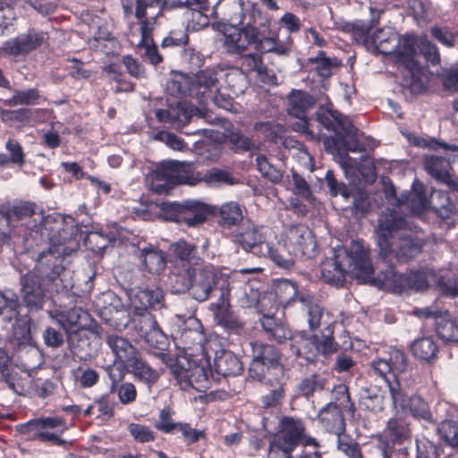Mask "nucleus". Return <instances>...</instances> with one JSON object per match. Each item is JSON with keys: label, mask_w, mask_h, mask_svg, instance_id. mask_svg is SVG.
<instances>
[{"label": "nucleus", "mask_w": 458, "mask_h": 458, "mask_svg": "<svg viewBox=\"0 0 458 458\" xmlns=\"http://www.w3.org/2000/svg\"><path fill=\"white\" fill-rule=\"evenodd\" d=\"M371 369L374 374L380 377L387 386L394 405L395 407L397 405L402 408L405 407V395L401 389L400 383L396 379V376L393 372V367L391 364L386 360L378 359L372 361Z\"/></svg>", "instance_id": "nucleus-18"}, {"label": "nucleus", "mask_w": 458, "mask_h": 458, "mask_svg": "<svg viewBox=\"0 0 458 458\" xmlns=\"http://www.w3.org/2000/svg\"><path fill=\"white\" fill-rule=\"evenodd\" d=\"M286 241L295 253L313 257L316 252V242L310 229L302 225L291 226L286 233Z\"/></svg>", "instance_id": "nucleus-25"}, {"label": "nucleus", "mask_w": 458, "mask_h": 458, "mask_svg": "<svg viewBox=\"0 0 458 458\" xmlns=\"http://www.w3.org/2000/svg\"><path fill=\"white\" fill-rule=\"evenodd\" d=\"M263 228L253 224L242 226L234 235L235 242L245 250L252 251L254 254L260 255L264 241Z\"/></svg>", "instance_id": "nucleus-27"}, {"label": "nucleus", "mask_w": 458, "mask_h": 458, "mask_svg": "<svg viewBox=\"0 0 458 458\" xmlns=\"http://www.w3.org/2000/svg\"><path fill=\"white\" fill-rule=\"evenodd\" d=\"M407 205L411 212H422L428 204V199L423 190V185L418 182L413 183L412 191L410 193L402 195L401 199L398 200V206Z\"/></svg>", "instance_id": "nucleus-43"}, {"label": "nucleus", "mask_w": 458, "mask_h": 458, "mask_svg": "<svg viewBox=\"0 0 458 458\" xmlns=\"http://www.w3.org/2000/svg\"><path fill=\"white\" fill-rule=\"evenodd\" d=\"M208 213V205L197 199H187L182 203H163L160 208V216L165 220L183 223L188 226L202 224Z\"/></svg>", "instance_id": "nucleus-9"}, {"label": "nucleus", "mask_w": 458, "mask_h": 458, "mask_svg": "<svg viewBox=\"0 0 458 458\" xmlns=\"http://www.w3.org/2000/svg\"><path fill=\"white\" fill-rule=\"evenodd\" d=\"M300 309L305 317L310 330L317 329L321 324L323 308L318 301L310 294L299 296Z\"/></svg>", "instance_id": "nucleus-36"}, {"label": "nucleus", "mask_w": 458, "mask_h": 458, "mask_svg": "<svg viewBox=\"0 0 458 458\" xmlns=\"http://www.w3.org/2000/svg\"><path fill=\"white\" fill-rule=\"evenodd\" d=\"M259 268H245L228 274L226 281L222 280L221 293L228 299H234L242 308H257L260 312L268 311L271 294L260 295L257 281H250L246 274L259 271Z\"/></svg>", "instance_id": "nucleus-6"}, {"label": "nucleus", "mask_w": 458, "mask_h": 458, "mask_svg": "<svg viewBox=\"0 0 458 458\" xmlns=\"http://www.w3.org/2000/svg\"><path fill=\"white\" fill-rule=\"evenodd\" d=\"M359 403L361 407L373 412L381 411L384 408V392L381 387L369 385L360 391Z\"/></svg>", "instance_id": "nucleus-37"}, {"label": "nucleus", "mask_w": 458, "mask_h": 458, "mask_svg": "<svg viewBox=\"0 0 458 458\" xmlns=\"http://www.w3.org/2000/svg\"><path fill=\"white\" fill-rule=\"evenodd\" d=\"M105 341L116 360L124 366L128 362L133 361L134 357L138 354L136 348L123 336L116 334H106Z\"/></svg>", "instance_id": "nucleus-30"}, {"label": "nucleus", "mask_w": 458, "mask_h": 458, "mask_svg": "<svg viewBox=\"0 0 458 458\" xmlns=\"http://www.w3.org/2000/svg\"><path fill=\"white\" fill-rule=\"evenodd\" d=\"M47 34L43 31L29 30L4 43L1 51L8 55L27 54L43 44Z\"/></svg>", "instance_id": "nucleus-15"}, {"label": "nucleus", "mask_w": 458, "mask_h": 458, "mask_svg": "<svg viewBox=\"0 0 458 458\" xmlns=\"http://www.w3.org/2000/svg\"><path fill=\"white\" fill-rule=\"evenodd\" d=\"M398 276L402 287H409L416 291L424 290L428 286L429 276L425 271H411L405 277L399 275Z\"/></svg>", "instance_id": "nucleus-57"}, {"label": "nucleus", "mask_w": 458, "mask_h": 458, "mask_svg": "<svg viewBox=\"0 0 458 458\" xmlns=\"http://www.w3.org/2000/svg\"><path fill=\"white\" fill-rule=\"evenodd\" d=\"M430 202L442 218H448L454 213V206L451 202L448 194L445 191L439 190L432 191Z\"/></svg>", "instance_id": "nucleus-55"}, {"label": "nucleus", "mask_w": 458, "mask_h": 458, "mask_svg": "<svg viewBox=\"0 0 458 458\" xmlns=\"http://www.w3.org/2000/svg\"><path fill=\"white\" fill-rule=\"evenodd\" d=\"M255 7L250 5L244 7L242 0H220L214 7V13L221 19L227 21L232 27H238L247 17H250V9Z\"/></svg>", "instance_id": "nucleus-24"}, {"label": "nucleus", "mask_w": 458, "mask_h": 458, "mask_svg": "<svg viewBox=\"0 0 458 458\" xmlns=\"http://www.w3.org/2000/svg\"><path fill=\"white\" fill-rule=\"evenodd\" d=\"M288 114L298 118L293 128V130L313 137L310 130V123L307 120L306 113L313 107L315 104L314 98L303 90L293 89L287 98Z\"/></svg>", "instance_id": "nucleus-12"}, {"label": "nucleus", "mask_w": 458, "mask_h": 458, "mask_svg": "<svg viewBox=\"0 0 458 458\" xmlns=\"http://www.w3.org/2000/svg\"><path fill=\"white\" fill-rule=\"evenodd\" d=\"M436 332L445 342H458V324L447 318V313L436 323Z\"/></svg>", "instance_id": "nucleus-54"}, {"label": "nucleus", "mask_w": 458, "mask_h": 458, "mask_svg": "<svg viewBox=\"0 0 458 458\" xmlns=\"http://www.w3.org/2000/svg\"><path fill=\"white\" fill-rule=\"evenodd\" d=\"M99 327H94L91 332L86 329L74 330L72 333L66 335V342L70 351L73 355L81 360H88L93 358L97 353V348L90 341L91 334H98Z\"/></svg>", "instance_id": "nucleus-21"}, {"label": "nucleus", "mask_w": 458, "mask_h": 458, "mask_svg": "<svg viewBox=\"0 0 458 458\" xmlns=\"http://www.w3.org/2000/svg\"><path fill=\"white\" fill-rule=\"evenodd\" d=\"M18 308L19 301L14 293L0 291V315L4 322L13 325L20 319H28L26 317H19Z\"/></svg>", "instance_id": "nucleus-39"}, {"label": "nucleus", "mask_w": 458, "mask_h": 458, "mask_svg": "<svg viewBox=\"0 0 458 458\" xmlns=\"http://www.w3.org/2000/svg\"><path fill=\"white\" fill-rule=\"evenodd\" d=\"M242 56L243 58V64L250 70L254 71L263 82H275V74H270L269 71L263 64L262 57L259 53L246 54Z\"/></svg>", "instance_id": "nucleus-50"}, {"label": "nucleus", "mask_w": 458, "mask_h": 458, "mask_svg": "<svg viewBox=\"0 0 458 458\" xmlns=\"http://www.w3.org/2000/svg\"><path fill=\"white\" fill-rule=\"evenodd\" d=\"M11 216H13L17 221L21 222L27 228L34 232H38L40 227V223L36 218L31 220L35 215V205L30 202H19L14 204L8 209Z\"/></svg>", "instance_id": "nucleus-38"}, {"label": "nucleus", "mask_w": 458, "mask_h": 458, "mask_svg": "<svg viewBox=\"0 0 458 458\" xmlns=\"http://www.w3.org/2000/svg\"><path fill=\"white\" fill-rule=\"evenodd\" d=\"M321 277L325 282L341 285L345 275L366 278L373 273L368 250L359 242H352L349 248L336 247L334 257L326 259L320 265Z\"/></svg>", "instance_id": "nucleus-3"}, {"label": "nucleus", "mask_w": 458, "mask_h": 458, "mask_svg": "<svg viewBox=\"0 0 458 458\" xmlns=\"http://www.w3.org/2000/svg\"><path fill=\"white\" fill-rule=\"evenodd\" d=\"M142 338L145 339L150 347L159 351L157 356L164 362L170 364V362L173 361L171 357L164 352L168 346V339L167 336L162 332L158 325Z\"/></svg>", "instance_id": "nucleus-47"}, {"label": "nucleus", "mask_w": 458, "mask_h": 458, "mask_svg": "<svg viewBox=\"0 0 458 458\" xmlns=\"http://www.w3.org/2000/svg\"><path fill=\"white\" fill-rule=\"evenodd\" d=\"M286 377H279L273 376V383H265L272 387V389L262 397V403L265 408H275L281 404L284 397V386Z\"/></svg>", "instance_id": "nucleus-48"}, {"label": "nucleus", "mask_w": 458, "mask_h": 458, "mask_svg": "<svg viewBox=\"0 0 458 458\" xmlns=\"http://www.w3.org/2000/svg\"><path fill=\"white\" fill-rule=\"evenodd\" d=\"M140 259L145 268L153 275H158L165 267V260L163 253L154 249H144Z\"/></svg>", "instance_id": "nucleus-52"}, {"label": "nucleus", "mask_w": 458, "mask_h": 458, "mask_svg": "<svg viewBox=\"0 0 458 458\" xmlns=\"http://www.w3.org/2000/svg\"><path fill=\"white\" fill-rule=\"evenodd\" d=\"M441 438L451 447L458 448V424L453 420H444L438 426Z\"/></svg>", "instance_id": "nucleus-63"}, {"label": "nucleus", "mask_w": 458, "mask_h": 458, "mask_svg": "<svg viewBox=\"0 0 458 458\" xmlns=\"http://www.w3.org/2000/svg\"><path fill=\"white\" fill-rule=\"evenodd\" d=\"M134 310H159L164 306V293L161 289H140L131 300Z\"/></svg>", "instance_id": "nucleus-31"}, {"label": "nucleus", "mask_w": 458, "mask_h": 458, "mask_svg": "<svg viewBox=\"0 0 458 458\" xmlns=\"http://www.w3.org/2000/svg\"><path fill=\"white\" fill-rule=\"evenodd\" d=\"M127 315H130V323H132L133 327L140 337L145 336L157 326L154 316L148 310H134L131 309Z\"/></svg>", "instance_id": "nucleus-44"}, {"label": "nucleus", "mask_w": 458, "mask_h": 458, "mask_svg": "<svg viewBox=\"0 0 458 458\" xmlns=\"http://www.w3.org/2000/svg\"><path fill=\"white\" fill-rule=\"evenodd\" d=\"M192 81L191 78L179 75L167 82V91L174 96H183L192 91Z\"/></svg>", "instance_id": "nucleus-64"}, {"label": "nucleus", "mask_w": 458, "mask_h": 458, "mask_svg": "<svg viewBox=\"0 0 458 458\" xmlns=\"http://www.w3.org/2000/svg\"><path fill=\"white\" fill-rule=\"evenodd\" d=\"M222 80H224L225 87L229 89L228 95L231 93L238 96L242 94L246 89V77L237 69L223 70Z\"/></svg>", "instance_id": "nucleus-53"}, {"label": "nucleus", "mask_w": 458, "mask_h": 458, "mask_svg": "<svg viewBox=\"0 0 458 458\" xmlns=\"http://www.w3.org/2000/svg\"><path fill=\"white\" fill-rule=\"evenodd\" d=\"M170 250L181 261L186 262V264L183 265V273H185V269L189 265H193L195 261H199V259H196L195 247L184 241L172 244Z\"/></svg>", "instance_id": "nucleus-58"}, {"label": "nucleus", "mask_w": 458, "mask_h": 458, "mask_svg": "<svg viewBox=\"0 0 458 458\" xmlns=\"http://www.w3.org/2000/svg\"><path fill=\"white\" fill-rule=\"evenodd\" d=\"M228 274L221 273L213 267L195 261L189 265L183 275L174 276V292L185 293L196 301L202 302L207 301L213 290L221 294L222 280L226 281Z\"/></svg>", "instance_id": "nucleus-5"}, {"label": "nucleus", "mask_w": 458, "mask_h": 458, "mask_svg": "<svg viewBox=\"0 0 458 458\" xmlns=\"http://www.w3.org/2000/svg\"><path fill=\"white\" fill-rule=\"evenodd\" d=\"M317 119L327 131L348 137L355 135L356 129L352 122L333 108L320 109L317 113Z\"/></svg>", "instance_id": "nucleus-26"}, {"label": "nucleus", "mask_w": 458, "mask_h": 458, "mask_svg": "<svg viewBox=\"0 0 458 458\" xmlns=\"http://www.w3.org/2000/svg\"><path fill=\"white\" fill-rule=\"evenodd\" d=\"M300 445L314 447L318 445L314 437L305 434V427L301 420L284 417L270 442L267 458H288Z\"/></svg>", "instance_id": "nucleus-7"}, {"label": "nucleus", "mask_w": 458, "mask_h": 458, "mask_svg": "<svg viewBox=\"0 0 458 458\" xmlns=\"http://www.w3.org/2000/svg\"><path fill=\"white\" fill-rule=\"evenodd\" d=\"M291 348L299 357L313 362L318 356L317 335L307 336L300 332L293 336Z\"/></svg>", "instance_id": "nucleus-35"}, {"label": "nucleus", "mask_w": 458, "mask_h": 458, "mask_svg": "<svg viewBox=\"0 0 458 458\" xmlns=\"http://www.w3.org/2000/svg\"><path fill=\"white\" fill-rule=\"evenodd\" d=\"M189 165L179 161H165L156 170V179L168 184L195 183V179L188 174Z\"/></svg>", "instance_id": "nucleus-23"}, {"label": "nucleus", "mask_w": 458, "mask_h": 458, "mask_svg": "<svg viewBox=\"0 0 458 458\" xmlns=\"http://www.w3.org/2000/svg\"><path fill=\"white\" fill-rule=\"evenodd\" d=\"M40 98L38 90L31 88L25 90H15L13 95L4 101L8 106H33L38 104Z\"/></svg>", "instance_id": "nucleus-56"}, {"label": "nucleus", "mask_w": 458, "mask_h": 458, "mask_svg": "<svg viewBox=\"0 0 458 458\" xmlns=\"http://www.w3.org/2000/svg\"><path fill=\"white\" fill-rule=\"evenodd\" d=\"M221 41L224 51L229 55H242L246 52V46L240 28L232 27L226 30Z\"/></svg>", "instance_id": "nucleus-40"}, {"label": "nucleus", "mask_w": 458, "mask_h": 458, "mask_svg": "<svg viewBox=\"0 0 458 458\" xmlns=\"http://www.w3.org/2000/svg\"><path fill=\"white\" fill-rule=\"evenodd\" d=\"M125 366L131 369L136 378L145 384H154L158 378L157 373L140 359L138 354L134 357L133 361L128 362Z\"/></svg>", "instance_id": "nucleus-49"}, {"label": "nucleus", "mask_w": 458, "mask_h": 458, "mask_svg": "<svg viewBox=\"0 0 458 458\" xmlns=\"http://www.w3.org/2000/svg\"><path fill=\"white\" fill-rule=\"evenodd\" d=\"M292 46L293 43L290 38L285 41H280L277 37L264 36L260 42L259 51L261 53H274L280 56H286L290 54Z\"/></svg>", "instance_id": "nucleus-51"}, {"label": "nucleus", "mask_w": 458, "mask_h": 458, "mask_svg": "<svg viewBox=\"0 0 458 458\" xmlns=\"http://www.w3.org/2000/svg\"><path fill=\"white\" fill-rule=\"evenodd\" d=\"M425 166L431 176L456 190L457 184L447 171L448 164L445 158L431 157L426 160Z\"/></svg>", "instance_id": "nucleus-41"}, {"label": "nucleus", "mask_w": 458, "mask_h": 458, "mask_svg": "<svg viewBox=\"0 0 458 458\" xmlns=\"http://www.w3.org/2000/svg\"><path fill=\"white\" fill-rule=\"evenodd\" d=\"M269 25L270 20L267 17H263L260 10L256 7L250 9V17H247V20L238 26L240 27L241 32H242L246 50L249 46L254 45L255 48L259 51L260 42L264 37L260 28H267L269 27Z\"/></svg>", "instance_id": "nucleus-16"}, {"label": "nucleus", "mask_w": 458, "mask_h": 458, "mask_svg": "<svg viewBox=\"0 0 458 458\" xmlns=\"http://www.w3.org/2000/svg\"><path fill=\"white\" fill-rule=\"evenodd\" d=\"M376 234L379 254L384 259L393 252L397 258L409 259L420 251L415 227L394 210L387 208L381 214Z\"/></svg>", "instance_id": "nucleus-2"}, {"label": "nucleus", "mask_w": 458, "mask_h": 458, "mask_svg": "<svg viewBox=\"0 0 458 458\" xmlns=\"http://www.w3.org/2000/svg\"><path fill=\"white\" fill-rule=\"evenodd\" d=\"M261 256L269 258L275 264L283 268H290L294 263L295 249H292L288 242H267L263 244Z\"/></svg>", "instance_id": "nucleus-28"}, {"label": "nucleus", "mask_w": 458, "mask_h": 458, "mask_svg": "<svg viewBox=\"0 0 458 458\" xmlns=\"http://www.w3.org/2000/svg\"><path fill=\"white\" fill-rule=\"evenodd\" d=\"M411 351L417 359L431 361L437 357V346L431 337H422L411 344Z\"/></svg>", "instance_id": "nucleus-45"}, {"label": "nucleus", "mask_w": 458, "mask_h": 458, "mask_svg": "<svg viewBox=\"0 0 458 458\" xmlns=\"http://www.w3.org/2000/svg\"><path fill=\"white\" fill-rule=\"evenodd\" d=\"M332 396L334 398L332 403H336L341 410L345 409L351 417H354L355 406L351 401L348 387L345 385L335 386L332 389Z\"/></svg>", "instance_id": "nucleus-61"}, {"label": "nucleus", "mask_w": 458, "mask_h": 458, "mask_svg": "<svg viewBox=\"0 0 458 458\" xmlns=\"http://www.w3.org/2000/svg\"><path fill=\"white\" fill-rule=\"evenodd\" d=\"M269 25L270 20L267 17H263L260 10L256 7L250 9V17H247V20L238 26L240 27L241 32H242L246 50L249 46L254 45L255 48L259 51L260 42L264 37L260 28H267L269 27Z\"/></svg>", "instance_id": "nucleus-17"}, {"label": "nucleus", "mask_w": 458, "mask_h": 458, "mask_svg": "<svg viewBox=\"0 0 458 458\" xmlns=\"http://www.w3.org/2000/svg\"><path fill=\"white\" fill-rule=\"evenodd\" d=\"M318 420L328 432L339 437L345 431L343 410L336 403H328L318 412Z\"/></svg>", "instance_id": "nucleus-29"}, {"label": "nucleus", "mask_w": 458, "mask_h": 458, "mask_svg": "<svg viewBox=\"0 0 458 458\" xmlns=\"http://www.w3.org/2000/svg\"><path fill=\"white\" fill-rule=\"evenodd\" d=\"M256 163L259 171L262 175L273 183H278L283 179V172L270 163L264 155H259L256 157Z\"/></svg>", "instance_id": "nucleus-62"}, {"label": "nucleus", "mask_w": 458, "mask_h": 458, "mask_svg": "<svg viewBox=\"0 0 458 458\" xmlns=\"http://www.w3.org/2000/svg\"><path fill=\"white\" fill-rule=\"evenodd\" d=\"M250 345L252 355L250 374L252 377L264 383H273V376L284 377L285 369L274 345L260 342H253Z\"/></svg>", "instance_id": "nucleus-8"}, {"label": "nucleus", "mask_w": 458, "mask_h": 458, "mask_svg": "<svg viewBox=\"0 0 458 458\" xmlns=\"http://www.w3.org/2000/svg\"><path fill=\"white\" fill-rule=\"evenodd\" d=\"M371 42L378 53L391 55L396 63L403 65L402 71L403 87L408 88L413 94H419L424 90L422 71L414 60L416 40L413 37L399 36L393 28L386 27L373 33Z\"/></svg>", "instance_id": "nucleus-1"}, {"label": "nucleus", "mask_w": 458, "mask_h": 458, "mask_svg": "<svg viewBox=\"0 0 458 458\" xmlns=\"http://www.w3.org/2000/svg\"><path fill=\"white\" fill-rule=\"evenodd\" d=\"M171 369L182 388L191 386L198 391L208 388V375L203 367L189 364V368H185L176 364L172 366Z\"/></svg>", "instance_id": "nucleus-19"}, {"label": "nucleus", "mask_w": 458, "mask_h": 458, "mask_svg": "<svg viewBox=\"0 0 458 458\" xmlns=\"http://www.w3.org/2000/svg\"><path fill=\"white\" fill-rule=\"evenodd\" d=\"M108 374L112 381L111 391L117 393L119 401L123 404L133 403L137 396V391L134 385L129 382L117 385L123 378V371L120 368L115 367V365L109 366Z\"/></svg>", "instance_id": "nucleus-32"}, {"label": "nucleus", "mask_w": 458, "mask_h": 458, "mask_svg": "<svg viewBox=\"0 0 458 458\" xmlns=\"http://www.w3.org/2000/svg\"><path fill=\"white\" fill-rule=\"evenodd\" d=\"M220 217L224 225H234L240 223L242 218V209L237 202L230 201L220 208Z\"/></svg>", "instance_id": "nucleus-59"}, {"label": "nucleus", "mask_w": 458, "mask_h": 458, "mask_svg": "<svg viewBox=\"0 0 458 458\" xmlns=\"http://www.w3.org/2000/svg\"><path fill=\"white\" fill-rule=\"evenodd\" d=\"M97 314L116 329H123L130 324V315L124 309L122 300L113 292L100 293L94 300Z\"/></svg>", "instance_id": "nucleus-10"}, {"label": "nucleus", "mask_w": 458, "mask_h": 458, "mask_svg": "<svg viewBox=\"0 0 458 458\" xmlns=\"http://www.w3.org/2000/svg\"><path fill=\"white\" fill-rule=\"evenodd\" d=\"M21 296L30 310H39L45 301L44 289L39 277L35 274H27L21 279Z\"/></svg>", "instance_id": "nucleus-22"}, {"label": "nucleus", "mask_w": 458, "mask_h": 458, "mask_svg": "<svg viewBox=\"0 0 458 458\" xmlns=\"http://www.w3.org/2000/svg\"><path fill=\"white\" fill-rule=\"evenodd\" d=\"M242 363L232 352L220 350L214 359L215 371L223 377L237 376L242 371Z\"/></svg>", "instance_id": "nucleus-34"}, {"label": "nucleus", "mask_w": 458, "mask_h": 458, "mask_svg": "<svg viewBox=\"0 0 458 458\" xmlns=\"http://www.w3.org/2000/svg\"><path fill=\"white\" fill-rule=\"evenodd\" d=\"M191 114H199L201 117H206V114H204L199 109L188 108L183 106H179L176 109L173 108L170 110L157 109L156 111V116L160 122L170 123L172 124H176L177 123L188 122Z\"/></svg>", "instance_id": "nucleus-42"}, {"label": "nucleus", "mask_w": 458, "mask_h": 458, "mask_svg": "<svg viewBox=\"0 0 458 458\" xmlns=\"http://www.w3.org/2000/svg\"><path fill=\"white\" fill-rule=\"evenodd\" d=\"M13 344L16 345L19 358L28 369H34L42 362V353L30 335L29 319H20L13 324Z\"/></svg>", "instance_id": "nucleus-11"}, {"label": "nucleus", "mask_w": 458, "mask_h": 458, "mask_svg": "<svg viewBox=\"0 0 458 458\" xmlns=\"http://www.w3.org/2000/svg\"><path fill=\"white\" fill-rule=\"evenodd\" d=\"M60 426H63V420L60 418L49 417L32 420L21 428L23 433L31 434L33 438L52 442L60 445H63L64 441L62 440L55 433L48 430Z\"/></svg>", "instance_id": "nucleus-20"}, {"label": "nucleus", "mask_w": 458, "mask_h": 458, "mask_svg": "<svg viewBox=\"0 0 458 458\" xmlns=\"http://www.w3.org/2000/svg\"><path fill=\"white\" fill-rule=\"evenodd\" d=\"M58 235L53 233L50 241L53 245L48 252H42L38 262V270L44 277L47 290L52 293H66L73 287L70 271L63 266V255L68 254V249L64 244L72 239V232L65 229H58Z\"/></svg>", "instance_id": "nucleus-4"}, {"label": "nucleus", "mask_w": 458, "mask_h": 458, "mask_svg": "<svg viewBox=\"0 0 458 458\" xmlns=\"http://www.w3.org/2000/svg\"><path fill=\"white\" fill-rule=\"evenodd\" d=\"M326 380L318 374H312L301 381L298 389L300 393L309 399L316 392H320L325 388Z\"/></svg>", "instance_id": "nucleus-60"}, {"label": "nucleus", "mask_w": 458, "mask_h": 458, "mask_svg": "<svg viewBox=\"0 0 458 458\" xmlns=\"http://www.w3.org/2000/svg\"><path fill=\"white\" fill-rule=\"evenodd\" d=\"M268 294H271L272 300L276 299V301L279 305L285 307L295 301L297 297V288L293 282L281 280L276 284L274 292Z\"/></svg>", "instance_id": "nucleus-46"}, {"label": "nucleus", "mask_w": 458, "mask_h": 458, "mask_svg": "<svg viewBox=\"0 0 458 458\" xmlns=\"http://www.w3.org/2000/svg\"><path fill=\"white\" fill-rule=\"evenodd\" d=\"M49 317L62 327L65 335L74 330L86 329L91 320L90 315L81 307L55 310L49 312Z\"/></svg>", "instance_id": "nucleus-14"}, {"label": "nucleus", "mask_w": 458, "mask_h": 458, "mask_svg": "<svg viewBox=\"0 0 458 458\" xmlns=\"http://www.w3.org/2000/svg\"><path fill=\"white\" fill-rule=\"evenodd\" d=\"M222 74V69L210 68L199 71L195 76L192 86L197 87L199 90L203 89V91H201L203 95L208 91L210 94L218 92L224 87L221 82Z\"/></svg>", "instance_id": "nucleus-33"}, {"label": "nucleus", "mask_w": 458, "mask_h": 458, "mask_svg": "<svg viewBox=\"0 0 458 458\" xmlns=\"http://www.w3.org/2000/svg\"><path fill=\"white\" fill-rule=\"evenodd\" d=\"M209 310L214 322L227 332L239 334L244 327V322L234 314L230 299L224 293L219 294L216 301L210 303Z\"/></svg>", "instance_id": "nucleus-13"}]
</instances>
